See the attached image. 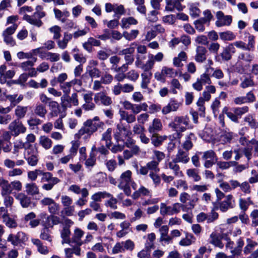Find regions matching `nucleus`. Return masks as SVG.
Returning a JSON list of instances; mask_svg holds the SVG:
<instances>
[{"label": "nucleus", "mask_w": 258, "mask_h": 258, "mask_svg": "<svg viewBox=\"0 0 258 258\" xmlns=\"http://www.w3.org/2000/svg\"><path fill=\"white\" fill-rule=\"evenodd\" d=\"M168 127L174 132L173 137L180 140L183 136L182 133L187 129H192L193 125L190 124V119L187 115H176L168 124Z\"/></svg>", "instance_id": "obj_1"}, {"label": "nucleus", "mask_w": 258, "mask_h": 258, "mask_svg": "<svg viewBox=\"0 0 258 258\" xmlns=\"http://www.w3.org/2000/svg\"><path fill=\"white\" fill-rule=\"evenodd\" d=\"M104 123L100 120L98 116H95L92 119H87L83 123V126L79 130L76 136L80 138L84 136L85 139L90 138L91 136L96 132L99 128L102 127Z\"/></svg>", "instance_id": "obj_2"}, {"label": "nucleus", "mask_w": 258, "mask_h": 258, "mask_svg": "<svg viewBox=\"0 0 258 258\" xmlns=\"http://www.w3.org/2000/svg\"><path fill=\"white\" fill-rule=\"evenodd\" d=\"M45 15L46 14L43 11V7L41 6H37L35 8V12L33 15L29 16L25 14L24 15L23 19L29 24L40 27L43 24L40 19L44 17Z\"/></svg>", "instance_id": "obj_3"}, {"label": "nucleus", "mask_w": 258, "mask_h": 258, "mask_svg": "<svg viewBox=\"0 0 258 258\" xmlns=\"http://www.w3.org/2000/svg\"><path fill=\"white\" fill-rule=\"evenodd\" d=\"M254 59V54L248 52H240L237 56L236 66L240 70L244 71L245 68L247 67Z\"/></svg>", "instance_id": "obj_4"}, {"label": "nucleus", "mask_w": 258, "mask_h": 258, "mask_svg": "<svg viewBox=\"0 0 258 258\" xmlns=\"http://www.w3.org/2000/svg\"><path fill=\"white\" fill-rule=\"evenodd\" d=\"M63 228L60 231V236L62 239V243L71 244L70 235L71 234L70 229L71 226L74 224V222L69 219H66L63 222Z\"/></svg>", "instance_id": "obj_5"}, {"label": "nucleus", "mask_w": 258, "mask_h": 258, "mask_svg": "<svg viewBox=\"0 0 258 258\" xmlns=\"http://www.w3.org/2000/svg\"><path fill=\"white\" fill-rule=\"evenodd\" d=\"M8 128L14 137H17L21 134H24L27 130L22 122L19 119H16L12 121L9 125Z\"/></svg>", "instance_id": "obj_6"}, {"label": "nucleus", "mask_w": 258, "mask_h": 258, "mask_svg": "<svg viewBox=\"0 0 258 258\" xmlns=\"http://www.w3.org/2000/svg\"><path fill=\"white\" fill-rule=\"evenodd\" d=\"M216 18L215 25L217 27L229 26L232 22V17L231 15H225L221 11L216 12Z\"/></svg>", "instance_id": "obj_7"}, {"label": "nucleus", "mask_w": 258, "mask_h": 258, "mask_svg": "<svg viewBox=\"0 0 258 258\" xmlns=\"http://www.w3.org/2000/svg\"><path fill=\"white\" fill-rule=\"evenodd\" d=\"M202 154V152H199ZM202 159L205 161L204 167L206 168L211 167L217 162V158L215 153L212 150H210L202 153Z\"/></svg>", "instance_id": "obj_8"}, {"label": "nucleus", "mask_w": 258, "mask_h": 258, "mask_svg": "<svg viewBox=\"0 0 258 258\" xmlns=\"http://www.w3.org/2000/svg\"><path fill=\"white\" fill-rule=\"evenodd\" d=\"M211 83L209 75L205 73L197 79L196 82L192 84V87L195 90L199 92L203 90L204 85L206 84L210 85Z\"/></svg>", "instance_id": "obj_9"}, {"label": "nucleus", "mask_w": 258, "mask_h": 258, "mask_svg": "<svg viewBox=\"0 0 258 258\" xmlns=\"http://www.w3.org/2000/svg\"><path fill=\"white\" fill-rule=\"evenodd\" d=\"M132 134L131 132L127 130L121 123H118L116 125V129L114 133V138L118 142L122 140V138L127 137Z\"/></svg>", "instance_id": "obj_10"}, {"label": "nucleus", "mask_w": 258, "mask_h": 258, "mask_svg": "<svg viewBox=\"0 0 258 258\" xmlns=\"http://www.w3.org/2000/svg\"><path fill=\"white\" fill-rule=\"evenodd\" d=\"M27 240L25 233L22 231L18 232L16 234H10L7 238V241L14 245L17 246Z\"/></svg>", "instance_id": "obj_11"}, {"label": "nucleus", "mask_w": 258, "mask_h": 258, "mask_svg": "<svg viewBox=\"0 0 258 258\" xmlns=\"http://www.w3.org/2000/svg\"><path fill=\"white\" fill-rule=\"evenodd\" d=\"M164 55L163 53L160 52L156 55L149 53L148 55V60L145 63L144 68L146 70H152L154 67L155 61L160 62L163 60Z\"/></svg>", "instance_id": "obj_12"}, {"label": "nucleus", "mask_w": 258, "mask_h": 258, "mask_svg": "<svg viewBox=\"0 0 258 258\" xmlns=\"http://www.w3.org/2000/svg\"><path fill=\"white\" fill-rule=\"evenodd\" d=\"M25 159L29 165L35 166L39 160L38 152L33 149H29L25 155Z\"/></svg>", "instance_id": "obj_13"}, {"label": "nucleus", "mask_w": 258, "mask_h": 258, "mask_svg": "<svg viewBox=\"0 0 258 258\" xmlns=\"http://www.w3.org/2000/svg\"><path fill=\"white\" fill-rule=\"evenodd\" d=\"M235 206V201L232 195L225 196V199L219 204V208L222 212H225Z\"/></svg>", "instance_id": "obj_14"}, {"label": "nucleus", "mask_w": 258, "mask_h": 258, "mask_svg": "<svg viewBox=\"0 0 258 258\" xmlns=\"http://www.w3.org/2000/svg\"><path fill=\"white\" fill-rule=\"evenodd\" d=\"M226 235V234H222L220 235L219 233L213 232L210 235V243L215 246L222 249L224 246L222 242V239H224Z\"/></svg>", "instance_id": "obj_15"}, {"label": "nucleus", "mask_w": 258, "mask_h": 258, "mask_svg": "<svg viewBox=\"0 0 258 258\" xmlns=\"http://www.w3.org/2000/svg\"><path fill=\"white\" fill-rule=\"evenodd\" d=\"M182 105V103L178 102L175 99H171L168 104L163 107L162 112L163 114H167L172 111H176Z\"/></svg>", "instance_id": "obj_16"}, {"label": "nucleus", "mask_w": 258, "mask_h": 258, "mask_svg": "<svg viewBox=\"0 0 258 258\" xmlns=\"http://www.w3.org/2000/svg\"><path fill=\"white\" fill-rule=\"evenodd\" d=\"M72 87L70 82H65L59 85L60 89L62 91L63 95L61 97V103L66 106H70L66 97L68 96L71 92V89Z\"/></svg>", "instance_id": "obj_17"}, {"label": "nucleus", "mask_w": 258, "mask_h": 258, "mask_svg": "<svg viewBox=\"0 0 258 258\" xmlns=\"http://www.w3.org/2000/svg\"><path fill=\"white\" fill-rule=\"evenodd\" d=\"M84 234V232L80 228L76 227L74 230L72 237L71 239V244H75L81 246L83 244L82 238Z\"/></svg>", "instance_id": "obj_18"}, {"label": "nucleus", "mask_w": 258, "mask_h": 258, "mask_svg": "<svg viewBox=\"0 0 258 258\" xmlns=\"http://www.w3.org/2000/svg\"><path fill=\"white\" fill-rule=\"evenodd\" d=\"M144 67L145 66L142 67V70L144 71V72L141 74L142 81L141 87L142 89L148 88V86L150 83L152 77V73L150 71L151 70H146Z\"/></svg>", "instance_id": "obj_19"}, {"label": "nucleus", "mask_w": 258, "mask_h": 258, "mask_svg": "<svg viewBox=\"0 0 258 258\" xmlns=\"http://www.w3.org/2000/svg\"><path fill=\"white\" fill-rule=\"evenodd\" d=\"M196 52L195 60L199 63L204 62L207 58L206 54L208 52L207 49L203 46L199 45L196 48Z\"/></svg>", "instance_id": "obj_20"}, {"label": "nucleus", "mask_w": 258, "mask_h": 258, "mask_svg": "<svg viewBox=\"0 0 258 258\" xmlns=\"http://www.w3.org/2000/svg\"><path fill=\"white\" fill-rule=\"evenodd\" d=\"M174 159L178 163L186 164L190 160L189 153L187 151H183L181 149H179Z\"/></svg>", "instance_id": "obj_21"}, {"label": "nucleus", "mask_w": 258, "mask_h": 258, "mask_svg": "<svg viewBox=\"0 0 258 258\" xmlns=\"http://www.w3.org/2000/svg\"><path fill=\"white\" fill-rule=\"evenodd\" d=\"M94 99L96 103L100 101L101 103L105 106H109L112 102L111 98L103 92L95 94Z\"/></svg>", "instance_id": "obj_22"}, {"label": "nucleus", "mask_w": 258, "mask_h": 258, "mask_svg": "<svg viewBox=\"0 0 258 258\" xmlns=\"http://www.w3.org/2000/svg\"><path fill=\"white\" fill-rule=\"evenodd\" d=\"M15 198L19 201L23 208H28L30 206L31 198L23 192H19L15 195Z\"/></svg>", "instance_id": "obj_23"}, {"label": "nucleus", "mask_w": 258, "mask_h": 258, "mask_svg": "<svg viewBox=\"0 0 258 258\" xmlns=\"http://www.w3.org/2000/svg\"><path fill=\"white\" fill-rule=\"evenodd\" d=\"M169 228L167 225H163L159 229L160 237L159 241L160 242L164 241L165 243L168 244L172 240V237L168 235Z\"/></svg>", "instance_id": "obj_24"}, {"label": "nucleus", "mask_w": 258, "mask_h": 258, "mask_svg": "<svg viewBox=\"0 0 258 258\" xmlns=\"http://www.w3.org/2000/svg\"><path fill=\"white\" fill-rule=\"evenodd\" d=\"M132 172L130 170H128L123 172L118 179V185L130 184L132 181Z\"/></svg>", "instance_id": "obj_25"}, {"label": "nucleus", "mask_w": 258, "mask_h": 258, "mask_svg": "<svg viewBox=\"0 0 258 258\" xmlns=\"http://www.w3.org/2000/svg\"><path fill=\"white\" fill-rule=\"evenodd\" d=\"M162 127V125L160 119L155 118L153 119L152 124L149 126L148 131L150 134H155L161 131Z\"/></svg>", "instance_id": "obj_26"}, {"label": "nucleus", "mask_w": 258, "mask_h": 258, "mask_svg": "<svg viewBox=\"0 0 258 258\" xmlns=\"http://www.w3.org/2000/svg\"><path fill=\"white\" fill-rule=\"evenodd\" d=\"M69 190L76 194H81L82 197H87L89 191L86 188L81 189L80 186L76 184H73L69 187Z\"/></svg>", "instance_id": "obj_27"}, {"label": "nucleus", "mask_w": 258, "mask_h": 258, "mask_svg": "<svg viewBox=\"0 0 258 258\" xmlns=\"http://www.w3.org/2000/svg\"><path fill=\"white\" fill-rule=\"evenodd\" d=\"M119 114L120 116V120H125L128 123H132L136 121L135 114H130L128 112L120 110Z\"/></svg>", "instance_id": "obj_28"}, {"label": "nucleus", "mask_w": 258, "mask_h": 258, "mask_svg": "<svg viewBox=\"0 0 258 258\" xmlns=\"http://www.w3.org/2000/svg\"><path fill=\"white\" fill-rule=\"evenodd\" d=\"M2 218L5 224L10 228H15L18 224L14 218L10 217L9 214H3Z\"/></svg>", "instance_id": "obj_29"}, {"label": "nucleus", "mask_w": 258, "mask_h": 258, "mask_svg": "<svg viewBox=\"0 0 258 258\" xmlns=\"http://www.w3.org/2000/svg\"><path fill=\"white\" fill-rule=\"evenodd\" d=\"M141 196H150L151 192L150 190L145 186L141 185L138 190L133 194L132 197L134 199H137Z\"/></svg>", "instance_id": "obj_30"}, {"label": "nucleus", "mask_w": 258, "mask_h": 258, "mask_svg": "<svg viewBox=\"0 0 258 258\" xmlns=\"http://www.w3.org/2000/svg\"><path fill=\"white\" fill-rule=\"evenodd\" d=\"M34 112L35 115L41 118H44L47 112V110L44 104L37 103L34 107Z\"/></svg>", "instance_id": "obj_31"}, {"label": "nucleus", "mask_w": 258, "mask_h": 258, "mask_svg": "<svg viewBox=\"0 0 258 258\" xmlns=\"http://www.w3.org/2000/svg\"><path fill=\"white\" fill-rule=\"evenodd\" d=\"M26 193L31 196H34L39 193L38 186L35 183L31 182L25 185Z\"/></svg>", "instance_id": "obj_32"}, {"label": "nucleus", "mask_w": 258, "mask_h": 258, "mask_svg": "<svg viewBox=\"0 0 258 258\" xmlns=\"http://www.w3.org/2000/svg\"><path fill=\"white\" fill-rule=\"evenodd\" d=\"M195 138L194 133H190L185 137V141L182 143V147L185 151L188 152L192 149L193 143L191 141L192 139Z\"/></svg>", "instance_id": "obj_33"}, {"label": "nucleus", "mask_w": 258, "mask_h": 258, "mask_svg": "<svg viewBox=\"0 0 258 258\" xmlns=\"http://www.w3.org/2000/svg\"><path fill=\"white\" fill-rule=\"evenodd\" d=\"M111 133H112V128H108L104 133H103V134L102 135L101 140L105 141V146H106V148L108 149H110V148L112 145Z\"/></svg>", "instance_id": "obj_34"}, {"label": "nucleus", "mask_w": 258, "mask_h": 258, "mask_svg": "<svg viewBox=\"0 0 258 258\" xmlns=\"http://www.w3.org/2000/svg\"><path fill=\"white\" fill-rule=\"evenodd\" d=\"M49 106L51 110L49 113V116L51 117L57 116L60 111L58 103L55 101H50Z\"/></svg>", "instance_id": "obj_35"}, {"label": "nucleus", "mask_w": 258, "mask_h": 258, "mask_svg": "<svg viewBox=\"0 0 258 258\" xmlns=\"http://www.w3.org/2000/svg\"><path fill=\"white\" fill-rule=\"evenodd\" d=\"M73 35L67 32L64 33L63 37L62 40H59L57 41V45L59 48L61 49H65L68 45V42L72 39Z\"/></svg>", "instance_id": "obj_36"}, {"label": "nucleus", "mask_w": 258, "mask_h": 258, "mask_svg": "<svg viewBox=\"0 0 258 258\" xmlns=\"http://www.w3.org/2000/svg\"><path fill=\"white\" fill-rule=\"evenodd\" d=\"M177 163L178 162L175 161L173 159L171 161L169 162L168 167L171 170H173L176 176L181 177L183 176V173L182 171L180 170V168Z\"/></svg>", "instance_id": "obj_37"}, {"label": "nucleus", "mask_w": 258, "mask_h": 258, "mask_svg": "<svg viewBox=\"0 0 258 258\" xmlns=\"http://www.w3.org/2000/svg\"><path fill=\"white\" fill-rule=\"evenodd\" d=\"M66 98L70 106H66L61 104L63 108L71 107L72 105L74 106H78L79 105L78 96L77 93H73L71 96L69 95Z\"/></svg>", "instance_id": "obj_38"}, {"label": "nucleus", "mask_w": 258, "mask_h": 258, "mask_svg": "<svg viewBox=\"0 0 258 258\" xmlns=\"http://www.w3.org/2000/svg\"><path fill=\"white\" fill-rule=\"evenodd\" d=\"M2 181L1 185V187L2 188L1 195L4 196L11 194L12 192L11 183H9L8 180L4 178Z\"/></svg>", "instance_id": "obj_39"}, {"label": "nucleus", "mask_w": 258, "mask_h": 258, "mask_svg": "<svg viewBox=\"0 0 258 258\" xmlns=\"http://www.w3.org/2000/svg\"><path fill=\"white\" fill-rule=\"evenodd\" d=\"M107 198H109V200H106L105 202L104 205L106 207H109L111 209L116 210L117 208V200L116 198L113 197V196L108 192V194L107 196Z\"/></svg>", "instance_id": "obj_40"}, {"label": "nucleus", "mask_w": 258, "mask_h": 258, "mask_svg": "<svg viewBox=\"0 0 258 258\" xmlns=\"http://www.w3.org/2000/svg\"><path fill=\"white\" fill-rule=\"evenodd\" d=\"M32 242L37 247V250L41 254H46L48 253L47 246L42 244L41 241L38 239H32Z\"/></svg>", "instance_id": "obj_41"}, {"label": "nucleus", "mask_w": 258, "mask_h": 258, "mask_svg": "<svg viewBox=\"0 0 258 258\" xmlns=\"http://www.w3.org/2000/svg\"><path fill=\"white\" fill-rule=\"evenodd\" d=\"M137 24L138 21L132 17L123 18L121 21V27L123 29L128 28L131 25H136Z\"/></svg>", "instance_id": "obj_42"}, {"label": "nucleus", "mask_w": 258, "mask_h": 258, "mask_svg": "<svg viewBox=\"0 0 258 258\" xmlns=\"http://www.w3.org/2000/svg\"><path fill=\"white\" fill-rule=\"evenodd\" d=\"M247 244L244 247L243 252L245 254L247 255L250 253L254 249L255 247L258 245L257 242L252 240L250 238H247Z\"/></svg>", "instance_id": "obj_43"}, {"label": "nucleus", "mask_w": 258, "mask_h": 258, "mask_svg": "<svg viewBox=\"0 0 258 258\" xmlns=\"http://www.w3.org/2000/svg\"><path fill=\"white\" fill-rule=\"evenodd\" d=\"M241 81L240 87L242 89L252 87L255 85L252 77L250 76L245 77L243 79H241Z\"/></svg>", "instance_id": "obj_44"}, {"label": "nucleus", "mask_w": 258, "mask_h": 258, "mask_svg": "<svg viewBox=\"0 0 258 258\" xmlns=\"http://www.w3.org/2000/svg\"><path fill=\"white\" fill-rule=\"evenodd\" d=\"M39 141L40 145L46 150H48L52 147V141L48 137L41 136Z\"/></svg>", "instance_id": "obj_45"}, {"label": "nucleus", "mask_w": 258, "mask_h": 258, "mask_svg": "<svg viewBox=\"0 0 258 258\" xmlns=\"http://www.w3.org/2000/svg\"><path fill=\"white\" fill-rule=\"evenodd\" d=\"M28 111V107L18 105L15 110V114L17 117L16 119H21L24 118Z\"/></svg>", "instance_id": "obj_46"}, {"label": "nucleus", "mask_w": 258, "mask_h": 258, "mask_svg": "<svg viewBox=\"0 0 258 258\" xmlns=\"http://www.w3.org/2000/svg\"><path fill=\"white\" fill-rule=\"evenodd\" d=\"M219 36L223 41H232L236 38L235 35L231 31L220 32Z\"/></svg>", "instance_id": "obj_47"}, {"label": "nucleus", "mask_w": 258, "mask_h": 258, "mask_svg": "<svg viewBox=\"0 0 258 258\" xmlns=\"http://www.w3.org/2000/svg\"><path fill=\"white\" fill-rule=\"evenodd\" d=\"M137 45L136 42L132 43L130 45V47L123 49L118 52V54L120 55L126 56L127 55L134 54L135 50V47Z\"/></svg>", "instance_id": "obj_48"}, {"label": "nucleus", "mask_w": 258, "mask_h": 258, "mask_svg": "<svg viewBox=\"0 0 258 258\" xmlns=\"http://www.w3.org/2000/svg\"><path fill=\"white\" fill-rule=\"evenodd\" d=\"M236 246L234 247V249L233 250L234 255L235 256L240 255L242 252L243 246L244 244V242L242 238L240 237L236 241Z\"/></svg>", "instance_id": "obj_49"}, {"label": "nucleus", "mask_w": 258, "mask_h": 258, "mask_svg": "<svg viewBox=\"0 0 258 258\" xmlns=\"http://www.w3.org/2000/svg\"><path fill=\"white\" fill-rule=\"evenodd\" d=\"M244 121L252 128H256L258 126V122L251 114H248L244 118Z\"/></svg>", "instance_id": "obj_50"}, {"label": "nucleus", "mask_w": 258, "mask_h": 258, "mask_svg": "<svg viewBox=\"0 0 258 258\" xmlns=\"http://www.w3.org/2000/svg\"><path fill=\"white\" fill-rule=\"evenodd\" d=\"M162 72L164 74L165 78L166 77L173 78L177 76L178 74V72L177 71H175L173 68H170L167 67H163L162 68Z\"/></svg>", "instance_id": "obj_51"}, {"label": "nucleus", "mask_w": 258, "mask_h": 258, "mask_svg": "<svg viewBox=\"0 0 258 258\" xmlns=\"http://www.w3.org/2000/svg\"><path fill=\"white\" fill-rule=\"evenodd\" d=\"M166 139V137L158 136L157 134H152L151 142L155 147L160 146L162 142Z\"/></svg>", "instance_id": "obj_52"}, {"label": "nucleus", "mask_w": 258, "mask_h": 258, "mask_svg": "<svg viewBox=\"0 0 258 258\" xmlns=\"http://www.w3.org/2000/svg\"><path fill=\"white\" fill-rule=\"evenodd\" d=\"M111 50L104 48L99 50L97 53V57L100 60H106L111 55Z\"/></svg>", "instance_id": "obj_53"}, {"label": "nucleus", "mask_w": 258, "mask_h": 258, "mask_svg": "<svg viewBox=\"0 0 258 258\" xmlns=\"http://www.w3.org/2000/svg\"><path fill=\"white\" fill-rule=\"evenodd\" d=\"M252 204L250 198L246 199L240 198L239 200V206L240 209L243 212H245L248 208L250 205Z\"/></svg>", "instance_id": "obj_54"}, {"label": "nucleus", "mask_w": 258, "mask_h": 258, "mask_svg": "<svg viewBox=\"0 0 258 258\" xmlns=\"http://www.w3.org/2000/svg\"><path fill=\"white\" fill-rule=\"evenodd\" d=\"M37 60V58L34 57L31 60H27L24 62H22L20 64V67L24 71H28L32 67H33L34 65L35 62Z\"/></svg>", "instance_id": "obj_55"}, {"label": "nucleus", "mask_w": 258, "mask_h": 258, "mask_svg": "<svg viewBox=\"0 0 258 258\" xmlns=\"http://www.w3.org/2000/svg\"><path fill=\"white\" fill-rule=\"evenodd\" d=\"M87 71L89 76L93 78H99L100 76V71L96 67L89 66L87 68Z\"/></svg>", "instance_id": "obj_56"}, {"label": "nucleus", "mask_w": 258, "mask_h": 258, "mask_svg": "<svg viewBox=\"0 0 258 258\" xmlns=\"http://www.w3.org/2000/svg\"><path fill=\"white\" fill-rule=\"evenodd\" d=\"M139 34V31L138 30H132L130 32H127V31L123 32V37L128 41L135 39Z\"/></svg>", "instance_id": "obj_57"}, {"label": "nucleus", "mask_w": 258, "mask_h": 258, "mask_svg": "<svg viewBox=\"0 0 258 258\" xmlns=\"http://www.w3.org/2000/svg\"><path fill=\"white\" fill-rule=\"evenodd\" d=\"M159 163L156 160H152L146 164V166L150 172L158 173L160 171Z\"/></svg>", "instance_id": "obj_58"}, {"label": "nucleus", "mask_w": 258, "mask_h": 258, "mask_svg": "<svg viewBox=\"0 0 258 258\" xmlns=\"http://www.w3.org/2000/svg\"><path fill=\"white\" fill-rule=\"evenodd\" d=\"M203 17L200 18L201 20H202L204 22L207 23L208 26H209L210 24V22L213 19L214 16L212 14L211 11L210 10H206L203 13Z\"/></svg>", "instance_id": "obj_59"}, {"label": "nucleus", "mask_w": 258, "mask_h": 258, "mask_svg": "<svg viewBox=\"0 0 258 258\" xmlns=\"http://www.w3.org/2000/svg\"><path fill=\"white\" fill-rule=\"evenodd\" d=\"M187 175L196 181H199L201 179V176L199 175L198 172L196 169H188L186 170Z\"/></svg>", "instance_id": "obj_60"}, {"label": "nucleus", "mask_w": 258, "mask_h": 258, "mask_svg": "<svg viewBox=\"0 0 258 258\" xmlns=\"http://www.w3.org/2000/svg\"><path fill=\"white\" fill-rule=\"evenodd\" d=\"M40 175L42 176V178L41 179V182H48L52 181L54 179H58L57 177H53L51 173L49 172H44L42 170H41V174Z\"/></svg>", "instance_id": "obj_61"}, {"label": "nucleus", "mask_w": 258, "mask_h": 258, "mask_svg": "<svg viewBox=\"0 0 258 258\" xmlns=\"http://www.w3.org/2000/svg\"><path fill=\"white\" fill-rule=\"evenodd\" d=\"M108 194L107 191H99L93 194L91 199L95 202H100L102 199L106 198Z\"/></svg>", "instance_id": "obj_62"}, {"label": "nucleus", "mask_w": 258, "mask_h": 258, "mask_svg": "<svg viewBox=\"0 0 258 258\" xmlns=\"http://www.w3.org/2000/svg\"><path fill=\"white\" fill-rule=\"evenodd\" d=\"M96 161L95 155L91 153L89 157L86 160L85 165L87 168H92L95 165Z\"/></svg>", "instance_id": "obj_63"}, {"label": "nucleus", "mask_w": 258, "mask_h": 258, "mask_svg": "<svg viewBox=\"0 0 258 258\" xmlns=\"http://www.w3.org/2000/svg\"><path fill=\"white\" fill-rule=\"evenodd\" d=\"M250 217L251 219V226L256 227L258 226V209L253 210L250 214Z\"/></svg>", "instance_id": "obj_64"}]
</instances>
